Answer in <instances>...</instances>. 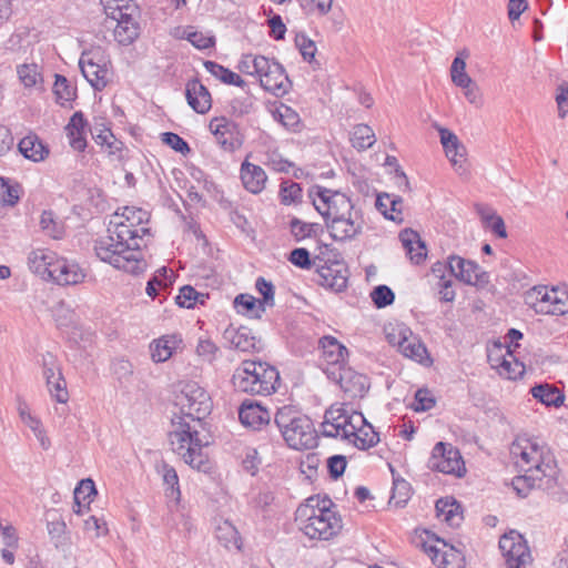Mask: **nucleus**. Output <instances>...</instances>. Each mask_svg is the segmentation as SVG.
<instances>
[{
    "mask_svg": "<svg viewBox=\"0 0 568 568\" xmlns=\"http://www.w3.org/2000/svg\"><path fill=\"white\" fill-rule=\"evenodd\" d=\"M358 425H362V413L349 410L344 404H333L325 412L322 433L326 437L346 440Z\"/></svg>",
    "mask_w": 568,
    "mask_h": 568,
    "instance_id": "6e6552de",
    "label": "nucleus"
},
{
    "mask_svg": "<svg viewBox=\"0 0 568 568\" xmlns=\"http://www.w3.org/2000/svg\"><path fill=\"white\" fill-rule=\"evenodd\" d=\"M185 95L189 105L195 112L204 114L211 109V94L197 79L187 82Z\"/></svg>",
    "mask_w": 568,
    "mask_h": 568,
    "instance_id": "c756f323",
    "label": "nucleus"
},
{
    "mask_svg": "<svg viewBox=\"0 0 568 568\" xmlns=\"http://www.w3.org/2000/svg\"><path fill=\"white\" fill-rule=\"evenodd\" d=\"M215 537L217 541L225 548L232 547L237 550L242 549V538L236 527L227 519H221L215 527Z\"/></svg>",
    "mask_w": 568,
    "mask_h": 568,
    "instance_id": "4c0bfd02",
    "label": "nucleus"
},
{
    "mask_svg": "<svg viewBox=\"0 0 568 568\" xmlns=\"http://www.w3.org/2000/svg\"><path fill=\"white\" fill-rule=\"evenodd\" d=\"M40 226L42 231L54 240L63 236L64 227L61 222L57 221L51 211H43L40 216Z\"/></svg>",
    "mask_w": 568,
    "mask_h": 568,
    "instance_id": "49530a36",
    "label": "nucleus"
},
{
    "mask_svg": "<svg viewBox=\"0 0 568 568\" xmlns=\"http://www.w3.org/2000/svg\"><path fill=\"white\" fill-rule=\"evenodd\" d=\"M443 544V547L437 546H425V551L430 557L432 561L438 568H464L465 558L460 550L453 546H448L445 541L437 539Z\"/></svg>",
    "mask_w": 568,
    "mask_h": 568,
    "instance_id": "5701e85b",
    "label": "nucleus"
},
{
    "mask_svg": "<svg viewBox=\"0 0 568 568\" xmlns=\"http://www.w3.org/2000/svg\"><path fill=\"white\" fill-rule=\"evenodd\" d=\"M17 74L26 89L44 90L41 67L38 63L30 62L18 65Z\"/></svg>",
    "mask_w": 568,
    "mask_h": 568,
    "instance_id": "e433bc0d",
    "label": "nucleus"
},
{
    "mask_svg": "<svg viewBox=\"0 0 568 568\" xmlns=\"http://www.w3.org/2000/svg\"><path fill=\"white\" fill-rule=\"evenodd\" d=\"M459 88L463 90L466 100L471 105H475L476 108L483 106V103H484L483 92H481L479 85L473 79H470L469 82L464 83Z\"/></svg>",
    "mask_w": 568,
    "mask_h": 568,
    "instance_id": "052dcab7",
    "label": "nucleus"
},
{
    "mask_svg": "<svg viewBox=\"0 0 568 568\" xmlns=\"http://www.w3.org/2000/svg\"><path fill=\"white\" fill-rule=\"evenodd\" d=\"M87 122L82 112H75L65 126L69 143L75 151H83L87 146L85 140Z\"/></svg>",
    "mask_w": 568,
    "mask_h": 568,
    "instance_id": "72a5a7b5",
    "label": "nucleus"
},
{
    "mask_svg": "<svg viewBox=\"0 0 568 568\" xmlns=\"http://www.w3.org/2000/svg\"><path fill=\"white\" fill-rule=\"evenodd\" d=\"M477 213L480 216L483 226L491 231L497 237H507L505 222L496 211L487 205L477 206Z\"/></svg>",
    "mask_w": 568,
    "mask_h": 568,
    "instance_id": "58836bf2",
    "label": "nucleus"
},
{
    "mask_svg": "<svg viewBox=\"0 0 568 568\" xmlns=\"http://www.w3.org/2000/svg\"><path fill=\"white\" fill-rule=\"evenodd\" d=\"M123 12L124 14L122 19H111L109 22L110 26L113 27L115 40L120 44H130L136 39L139 34V27L133 18L134 11L126 12L124 10Z\"/></svg>",
    "mask_w": 568,
    "mask_h": 568,
    "instance_id": "c85d7f7f",
    "label": "nucleus"
},
{
    "mask_svg": "<svg viewBox=\"0 0 568 568\" xmlns=\"http://www.w3.org/2000/svg\"><path fill=\"white\" fill-rule=\"evenodd\" d=\"M353 434L346 440L359 449H368L379 442L378 434L362 415V425L354 427Z\"/></svg>",
    "mask_w": 568,
    "mask_h": 568,
    "instance_id": "f704fd0d",
    "label": "nucleus"
},
{
    "mask_svg": "<svg viewBox=\"0 0 568 568\" xmlns=\"http://www.w3.org/2000/svg\"><path fill=\"white\" fill-rule=\"evenodd\" d=\"M436 511L437 516L450 527H458L463 520L459 505L455 500L439 499L436 503Z\"/></svg>",
    "mask_w": 568,
    "mask_h": 568,
    "instance_id": "a19ab883",
    "label": "nucleus"
},
{
    "mask_svg": "<svg viewBox=\"0 0 568 568\" xmlns=\"http://www.w3.org/2000/svg\"><path fill=\"white\" fill-rule=\"evenodd\" d=\"M468 55L469 53L466 50L459 52L455 57L450 65L452 82L456 87H460L464 83L469 82V80L471 79L469 74L466 72V59L468 58Z\"/></svg>",
    "mask_w": 568,
    "mask_h": 568,
    "instance_id": "a18cd8bd",
    "label": "nucleus"
},
{
    "mask_svg": "<svg viewBox=\"0 0 568 568\" xmlns=\"http://www.w3.org/2000/svg\"><path fill=\"white\" fill-rule=\"evenodd\" d=\"M531 394L542 404L555 407L560 406L565 398L564 394L557 387L550 386L548 384L535 386L531 389Z\"/></svg>",
    "mask_w": 568,
    "mask_h": 568,
    "instance_id": "79ce46f5",
    "label": "nucleus"
},
{
    "mask_svg": "<svg viewBox=\"0 0 568 568\" xmlns=\"http://www.w3.org/2000/svg\"><path fill=\"white\" fill-rule=\"evenodd\" d=\"M241 179L244 187L256 194L264 189L267 176L261 166L244 161L241 165Z\"/></svg>",
    "mask_w": 568,
    "mask_h": 568,
    "instance_id": "473e14b6",
    "label": "nucleus"
},
{
    "mask_svg": "<svg viewBox=\"0 0 568 568\" xmlns=\"http://www.w3.org/2000/svg\"><path fill=\"white\" fill-rule=\"evenodd\" d=\"M51 280L60 285H75L83 282L84 270L74 261L57 257Z\"/></svg>",
    "mask_w": 568,
    "mask_h": 568,
    "instance_id": "b1692460",
    "label": "nucleus"
},
{
    "mask_svg": "<svg viewBox=\"0 0 568 568\" xmlns=\"http://www.w3.org/2000/svg\"><path fill=\"white\" fill-rule=\"evenodd\" d=\"M149 219L150 214L145 210L125 206L122 213L114 214L110 224L114 225V234L118 239L141 244L143 236L149 234V229L145 226Z\"/></svg>",
    "mask_w": 568,
    "mask_h": 568,
    "instance_id": "0eeeda50",
    "label": "nucleus"
},
{
    "mask_svg": "<svg viewBox=\"0 0 568 568\" xmlns=\"http://www.w3.org/2000/svg\"><path fill=\"white\" fill-rule=\"evenodd\" d=\"M22 423L33 432L34 436L40 443L41 448L44 450L49 449L50 439L45 435V432L42 427L40 419L32 415L30 417H27V419Z\"/></svg>",
    "mask_w": 568,
    "mask_h": 568,
    "instance_id": "0e129e2a",
    "label": "nucleus"
},
{
    "mask_svg": "<svg viewBox=\"0 0 568 568\" xmlns=\"http://www.w3.org/2000/svg\"><path fill=\"white\" fill-rule=\"evenodd\" d=\"M387 337L389 343L397 346L398 351L405 357L412 358L418 363H423L428 358L427 349L424 344L408 329H399L397 336L394 333H388Z\"/></svg>",
    "mask_w": 568,
    "mask_h": 568,
    "instance_id": "4be33fe9",
    "label": "nucleus"
},
{
    "mask_svg": "<svg viewBox=\"0 0 568 568\" xmlns=\"http://www.w3.org/2000/svg\"><path fill=\"white\" fill-rule=\"evenodd\" d=\"M324 372L331 381L339 385L341 389L351 399L363 397L369 387L368 378L365 375L345 365L324 367Z\"/></svg>",
    "mask_w": 568,
    "mask_h": 568,
    "instance_id": "ddd939ff",
    "label": "nucleus"
},
{
    "mask_svg": "<svg viewBox=\"0 0 568 568\" xmlns=\"http://www.w3.org/2000/svg\"><path fill=\"white\" fill-rule=\"evenodd\" d=\"M280 381L277 369L266 363L244 361L234 372V387L243 393L270 395Z\"/></svg>",
    "mask_w": 568,
    "mask_h": 568,
    "instance_id": "39448f33",
    "label": "nucleus"
},
{
    "mask_svg": "<svg viewBox=\"0 0 568 568\" xmlns=\"http://www.w3.org/2000/svg\"><path fill=\"white\" fill-rule=\"evenodd\" d=\"M206 298L207 294L199 293L192 286L185 285L180 290L175 300L179 306L191 308L197 303L204 304Z\"/></svg>",
    "mask_w": 568,
    "mask_h": 568,
    "instance_id": "de8ad7c7",
    "label": "nucleus"
},
{
    "mask_svg": "<svg viewBox=\"0 0 568 568\" xmlns=\"http://www.w3.org/2000/svg\"><path fill=\"white\" fill-rule=\"evenodd\" d=\"M488 361L491 367L507 379H517L525 373L524 364L508 348L503 349V347L496 346L495 349L490 351Z\"/></svg>",
    "mask_w": 568,
    "mask_h": 568,
    "instance_id": "aec40b11",
    "label": "nucleus"
},
{
    "mask_svg": "<svg viewBox=\"0 0 568 568\" xmlns=\"http://www.w3.org/2000/svg\"><path fill=\"white\" fill-rule=\"evenodd\" d=\"M53 92L57 98V102L60 104H64L65 102L71 101L74 95V89L69 84L68 80L63 75L55 74V82L53 85Z\"/></svg>",
    "mask_w": 568,
    "mask_h": 568,
    "instance_id": "5fc2aeb1",
    "label": "nucleus"
},
{
    "mask_svg": "<svg viewBox=\"0 0 568 568\" xmlns=\"http://www.w3.org/2000/svg\"><path fill=\"white\" fill-rule=\"evenodd\" d=\"M399 240L406 250L409 260L415 264H420L427 256L425 243L419 234L410 229H405L399 233Z\"/></svg>",
    "mask_w": 568,
    "mask_h": 568,
    "instance_id": "2f4dec72",
    "label": "nucleus"
},
{
    "mask_svg": "<svg viewBox=\"0 0 568 568\" xmlns=\"http://www.w3.org/2000/svg\"><path fill=\"white\" fill-rule=\"evenodd\" d=\"M313 204L325 219V223L336 216L343 217V215L355 211L352 201L344 193L323 187H318L317 196L313 199Z\"/></svg>",
    "mask_w": 568,
    "mask_h": 568,
    "instance_id": "9d476101",
    "label": "nucleus"
},
{
    "mask_svg": "<svg viewBox=\"0 0 568 568\" xmlns=\"http://www.w3.org/2000/svg\"><path fill=\"white\" fill-rule=\"evenodd\" d=\"M448 268L457 280L465 284L485 287L489 283V274L487 272L480 271V267L475 262L458 255L448 257Z\"/></svg>",
    "mask_w": 568,
    "mask_h": 568,
    "instance_id": "f3484780",
    "label": "nucleus"
},
{
    "mask_svg": "<svg viewBox=\"0 0 568 568\" xmlns=\"http://www.w3.org/2000/svg\"><path fill=\"white\" fill-rule=\"evenodd\" d=\"M440 143L455 172L463 178L469 175L467 150L458 136L446 128H438Z\"/></svg>",
    "mask_w": 568,
    "mask_h": 568,
    "instance_id": "2eb2a0df",
    "label": "nucleus"
},
{
    "mask_svg": "<svg viewBox=\"0 0 568 568\" xmlns=\"http://www.w3.org/2000/svg\"><path fill=\"white\" fill-rule=\"evenodd\" d=\"M182 343L180 336L175 334L163 335L150 343L149 349L151 359L154 363H164L170 359Z\"/></svg>",
    "mask_w": 568,
    "mask_h": 568,
    "instance_id": "7c9ffc66",
    "label": "nucleus"
},
{
    "mask_svg": "<svg viewBox=\"0 0 568 568\" xmlns=\"http://www.w3.org/2000/svg\"><path fill=\"white\" fill-rule=\"evenodd\" d=\"M83 529L95 538L105 536L109 532L106 523L102 518H98L95 516H90L84 520Z\"/></svg>",
    "mask_w": 568,
    "mask_h": 568,
    "instance_id": "338daca9",
    "label": "nucleus"
},
{
    "mask_svg": "<svg viewBox=\"0 0 568 568\" xmlns=\"http://www.w3.org/2000/svg\"><path fill=\"white\" fill-rule=\"evenodd\" d=\"M158 471L162 474L164 484L171 488V495H176V498H179L180 488L176 470L165 462H162L160 465H158Z\"/></svg>",
    "mask_w": 568,
    "mask_h": 568,
    "instance_id": "13d9d810",
    "label": "nucleus"
},
{
    "mask_svg": "<svg viewBox=\"0 0 568 568\" xmlns=\"http://www.w3.org/2000/svg\"><path fill=\"white\" fill-rule=\"evenodd\" d=\"M282 435L287 445L296 450L312 449L317 446V433L306 416L297 418Z\"/></svg>",
    "mask_w": 568,
    "mask_h": 568,
    "instance_id": "dca6fc26",
    "label": "nucleus"
},
{
    "mask_svg": "<svg viewBox=\"0 0 568 568\" xmlns=\"http://www.w3.org/2000/svg\"><path fill=\"white\" fill-rule=\"evenodd\" d=\"M18 146L21 154L33 162L44 160L49 153L48 149L42 144L37 135L24 136L19 142Z\"/></svg>",
    "mask_w": 568,
    "mask_h": 568,
    "instance_id": "ea45409f",
    "label": "nucleus"
},
{
    "mask_svg": "<svg viewBox=\"0 0 568 568\" xmlns=\"http://www.w3.org/2000/svg\"><path fill=\"white\" fill-rule=\"evenodd\" d=\"M104 8V12L109 20L122 19L124 9L126 12L134 11V8L129 4V0H100Z\"/></svg>",
    "mask_w": 568,
    "mask_h": 568,
    "instance_id": "3c124183",
    "label": "nucleus"
},
{
    "mask_svg": "<svg viewBox=\"0 0 568 568\" xmlns=\"http://www.w3.org/2000/svg\"><path fill=\"white\" fill-rule=\"evenodd\" d=\"M516 468L524 475L513 480L514 489L526 497L532 488L549 489L556 480L557 465L549 449L536 438L518 436L510 446Z\"/></svg>",
    "mask_w": 568,
    "mask_h": 568,
    "instance_id": "f03ea898",
    "label": "nucleus"
},
{
    "mask_svg": "<svg viewBox=\"0 0 568 568\" xmlns=\"http://www.w3.org/2000/svg\"><path fill=\"white\" fill-rule=\"evenodd\" d=\"M322 262V260L314 262L318 275V284L336 292L344 290L348 278V270L345 263L339 261Z\"/></svg>",
    "mask_w": 568,
    "mask_h": 568,
    "instance_id": "6ab92c4d",
    "label": "nucleus"
},
{
    "mask_svg": "<svg viewBox=\"0 0 568 568\" xmlns=\"http://www.w3.org/2000/svg\"><path fill=\"white\" fill-rule=\"evenodd\" d=\"M19 189L11 185L7 180L0 178V203L4 205H14L19 201Z\"/></svg>",
    "mask_w": 568,
    "mask_h": 568,
    "instance_id": "e2e57ef3",
    "label": "nucleus"
},
{
    "mask_svg": "<svg viewBox=\"0 0 568 568\" xmlns=\"http://www.w3.org/2000/svg\"><path fill=\"white\" fill-rule=\"evenodd\" d=\"M363 216L359 211H352L343 217H334L326 222L331 236L336 241H346L354 239L362 232Z\"/></svg>",
    "mask_w": 568,
    "mask_h": 568,
    "instance_id": "412c9836",
    "label": "nucleus"
},
{
    "mask_svg": "<svg viewBox=\"0 0 568 568\" xmlns=\"http://www.w3.org/2000/svg\"><path fill=\"white\" fill-rule=\"evenodd\" d=\"M274 116L283 124V126L290 130H296L301 124L298 113L285 104H281L278 108H276Z\"/></svg>",
    "mask_w": 568,
    "mask_h": 568,
    "instance_id": "8fccbe9b",
    "label": "nucleus"
},
{
    "mask_svg": "<svg viewBox=\"0 0 568 568\" xmlns=\"http://www.w3.org/2000/svg\"><path fill=\"white\" fill-rule=\"evenodd\" d=\"M234 305L240 313L250 314L254 317H261L263 313L258 310V301L250 294L237 295Z\"/></svg>",
    "mask_w": 568,
    "mask_h": 568,
    "instance_id": "603ef678",
    "label": "nucleus"
},
{
    "mask_svg": "<svg viewBox=\"0 0 568 568\" xmlns=\"http://www.w3.org/2000/svg\"><path fill=\"white\" fill-rule=\"evenodd\" d=\"M239 418L244 426L260 429L263 425L268 424L271 414L257 403L244 402L240 407Z\"/></svg>",
    "mask_w": 568,
    "mask_h": 568,
    "instance_id": "cd10ccee",
    "label": "nucleus"
},
{
    "mask_svg": "<svg viewBox=\"0 0 568 568\" xmlns=\"http://www.w3.org/2000/svg\"><path fill=\"white\" fill-rule=\"evenodd\" d=\"M94 141L101 146H105L110 154L121 150V142L116 140L112 131L108 128L94 129L92 132Z\"/></svg>",
    "mask_w": 568,
    "mask_h": 568,
    "instance_id": "09e8293b",
    "label": "nucleus"
},
{
    "mask_svg": "<svg viewBox=\"0 0 568 568\" xmlns=\"http://www.w3.org/2000/svg\"><path fill=\"white\" fill-rule=\"evenodd\" d=\"M224 338L237 351L251 352L256 349L257 339L247 327H230L224 332Z\"/></svg>",
    "mask_w": 568,
    "mask_h": 568,
    "instance_id": "c9c22d12",
    "label": "nucleus"
},
{
    "mask_svg": "<svg viewBox=\"0 0 568 568\" xmlns=\"http://www.w3.org/2000/svg\"><path fill=\"white\" fill-rule=\"evenodd\" d=\"M97 494V489L92 479H82L74 489V500L78 505L80 501H91V496Z\"/></svg>",
    "mask_w": 568,
    "mask_h": 568,
    "instance_id": "774afa93",
    "label": "nucleus"
},
{
    "mask_svg": "<svg viewBox=\"0 0 568 568\" xmlns=\"http://www.w3.org/2000/svg\"><path fill=\"white\" fill-rule=\"evenodd\" d=\"M40 365L42 368V376L47 381L62 375L61 368L57 357L51 353L41 355Z\"/></svg>",
    "mask_w": 568,
    "mask_h": 568,
    "instance_id": "4d7b16f0",
    "label": "nucleus"
},
{
    "mask_svg": "<svg viewBox=\"0 0 568 568\" xmlns=\"http://www.w3.org/2000/svg\"><path fill=\"white\" fill-rule=\"evenodd\" d=\"M140 247V243L129 242L109 234L95 242L94 251L101 261L111 264L113 267L131 274H139L146 266L141 256Z\"/></svg>",
    "mask_w": 568,
    "mask_h": 568,
    "instance_id": "20e7f679",
    "label": "nucleus"
},
{
    "mask_svg": "<svg viewBox=\"0 0 568 568\" xmlns=\"http://www.w3.org/2000/svg\"><path fill=\"white\" fill-rule=\"evenodd\" d=\"M110 61L101 48H92L82 53L79 67L83 77L95 89L102 90L109 82Z\"/></svg>",
    "mask_w": 568,
    "mask_h": 568,
    "instance_id": "1a4fd4ad",
    "label": "nucleus"
},
{
    "mask_svg": "<svg viewBox=\"0 0 568 568\" xmlns=\"http://www.w3.org/2000/svg\"><path fill=\"white\" fill-rule=\"evenodd\" d=\"M428 468L448 475L462 477L465 466L459 450L450 444L437 443L428 459Z\"/></svg>",
    "mask_w": 568,
    "mask_h": 568,
    "instance_id": "f8f14e48",
    "label": "nucleus"
},
{
    "mask_svg": "<svg viewBox=\"0 0 568 568\" xmlns=\"http://www.w3.org/2000/svg\"><path fill=\"white\" fill-rule=\"evenodd\" d=\"M329 505V499L311 496L295 510V523L308 539L326 541L341 532L342 518Z\"/></svg>",
    "mask_w": 568,
    "mask_h": 568,
    "instance_id": "7ed1b4c3",
    "label": "nucleus"
},
{
    "mask_svg": "<svg viewBox=\"0 0 568 568\" xmlns=\"http://www.w3.org/2000/svg\"><path fill=\"white\" fill-rule=\"evenodd\" d=\"M255 287L258 293L263 296L262 301H258V310L265 312V306H272L274 304V286L271 282H267L263 277H258L255 283Z\"/></svg>",
    "mask_w": 568,
    "mask_h": 568,
    "instance_id": "bf43d9fd",
    "label": "nucleus"
},
{
    "mask_svg": "<svg viewBox=\"0 0 568 568\" xmlns=\"http://www.w3.org/2000/svg\"><path fill=\"white\" fill-rule=\"evenodd\" d=\"M58 255L47 248H37L30 252L28 264L32 272L44 280H51L53 265H55Z\"/></svg>",
    "mask_w": 568,
    "mask_h": 568,
    "instance_id": "bb28decb",
    "label": "nucleus"
},
{
    "mask_svg": "<svg viewBox=\"0 0 568 568\" xmlns=\"http://www.w3.org/2000/svg\"><path fill=\"white\" fill-rule=\"evenodd\" d=\"M525 304L537 314L564 315L568 313V285L534 286L524 295Z\"/></svg>",
    "mask_w": 568,
    "mask_h": 568,
    "instance_id": "423d86ee",
    "label": "nucleus"
},
{
    "mask_svg": "<svg viewBox=\"0 0 568 568\" xmlns=\"http://www.w3.org/2000/svg\"><path fill=\"white\" fill-rule=\"evenodd\" d=\"M261 85L264 90L273 93L276 97H282L288 92L291 82L288 77L285 74L283 67L274 61L271 64V69L268 73L264 74V78L261 79Z\"/></svg>",
    "mask_w": 568,
    "mask_h": 568,
    "instance_id": "a878e982",
    "label": "nucleus"
},
{
    "mask_svg": "<svg viewBox=\"0 0 568 568\" xmlns=\"http://www.w3.org/2000/svg\"><path fill=\"white\" fill-rule=\"evenodd\" d=\"M302 194V189L300 184L292 181H284L281 184V201L282 203L288 205L295 203Z\"/></svg>",
    "mask_w": 568,
    "mask_h": 568,
    "instance_id": "680f3d73",
    "label": "nucleus"
},
{
    "mask_svg": "<svg viewBox=\"0 0 568 568\" xmlns=\"http://www.w3.org/2000/svg\"><path fill=\"white\" fill-rule=\"evenodd\" d=\"M351 141L354 148L366 150L373 146L376 139L371 126L367 124H357L352 131Z\"/></svg>",
    "mask_w": 568,
    "mask_h": 568,
    "instance_id": "c03bdc74",
    "label": "nucleus"
},
{
    "mask_svg": "<svg viewBox=\"0 0 568 568\" xmlns=\"http://www.w3.org/2000/svg\"><path fill=\"white\" fill-rule=\"evenodd\" d=\"M174 405L183 416L172 419V430L169 433L172 450L192 468L210 471L206 452L209 436L201 432L202 419L212 408L209 394L195 382L181 383L174 396Z\"/></svg>",
    "mask_w": 568,
    "mask_h": 568,
    "instance_id": "f257e3e1",
    "label": "nucleus"
},
{
    "mask_svg": "<svg viewBox=\"0 0 568 568\" xmlns=\"http://www.w3.org/2000/svg\"><path fill=\"white\" fill-rule=\"evenodd\" d=\"M302 415L295 410L291 406H283L277 409L275 414V423L277 427L280 428L281 433L283 434L288 429L297 418H301Z\"/></svg>",
    "mask_w": 568,
    "mask_h": 568,
    "instance_id": "864d4df0",
    "label": "nucleus"
},
{
    "mask_svg": "<svg viewBox=\"0 0 568 568\" xmlns=\"http://www.w3.org/2000/svg\"><path fill=\"white\" fill-rule=\"evenodd\" d=\"M371 297L379 308L390 305L395 298L393 291L386 285L375 287L371 293Z\"/></svg>",
    "mask_w": 568,
    "mask_h": 568,
    "instance_id": "69168bd1",
    "label": "nucleus"
},
{
    "mask_svg": "<svg viewBox=\"0 0 568 568\" xmlns=\"http://www.w3.org/2000/svg\"><path fill=\"white\" fill-rule=\"evenodd\" d=\"M313 204L325 219V223L336 216L343 217V215L355 211L352 201L344 193L323 187H318L317 196L313 199Z\"/></svg>",
    "mask_w": 568,
    "mask_h": 568,
    "instance_id": "9b49d317",
    "label": "nucleus"
},
{
    "mask_svg": "<svg viewBox=\"0 0 568 568\" xmlns=\"http://www.w3.org/2000/svg\"><path fill=\"white\" fill-rule=\"evenodd\" d=\"M204 67L212 75L216 77L226 84H233L240 88L245 85V81L237 73L224 68L216 62L206 61Z\"/></svg>",
    "mask_w": 568,
    "mask_h": 568,
    "instance_id": "37998d69",
    "label": "nucleus"
},
{
    "mask_svg": "<svg viewBox=\"0 0 568 568\" xmlns=\"http://www.w3.org/2000/svg\"><path fill=\"white\" fill-rule=\"evenodd\" d=\"M499 548L505 558L506 568H527L531 564L526 540L516 531L501 536Z\"/></svg>",
    "mask_w": 568,
    "mask_h": 568,
    "instance_id": "4468645a",
    "label": "nucleus"
},
{
    "mask_svg": "<svg viewBox=\"0 0 568 568\" xmlns=\"http://www.w3.org/2000/svg\"><path fill=\"white\" fill-rule=\"evenodd\" d=\"M50 395L61 404L69 400V393L67 390V382L62 375L55 376L45 382Z\"/></svg>",
    "mask_w": 568,
    "mask_h": 568,
    "instance_id": "6e6d98bb",
    "label": "nucleus"
},
{
    "mask_svg": "<svg viewBox=\"0 0 568 568\" xmlns=\"http://www.w3.org/2000/svg\"><path fill=\"white\" fill-rule=\"evenodd\" d=\"M209 129L214 135L216 143L224 151L232 152L241 148L243 143L242 134L237 125L231 120L224 116L213 118L210 121Z\"/></svg>",
    "mask_w": 568,
    "mask_h": 568,
    "instance_id": "a211bd4d",
    "label": "nucleus"
},
{
    "mask_svg": "<svg viewBox=\"0 0 568 568\" xmlns=\"http://www.w3.org/2000/svg\"><path fill=\"white\" fill-rule=\"evenodd\" d=\"M320 347L322 349V358L325 367L344 366L348 356L347 348L333 336H323L320 339Z\"/></svg>",
    "mask_w": 568,
    "mask_h": 568,
    "instance_id": "393cba45",
    "label": "nucleus"
}]
</instances>
